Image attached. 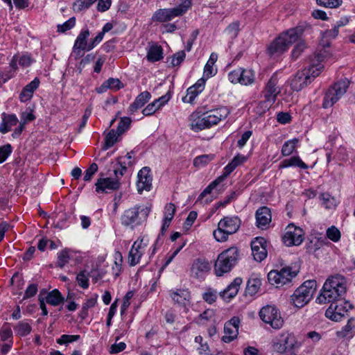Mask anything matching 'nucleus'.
<instances>
[{
    "mask_svg": "<svg viewBox=\"0 0 355 355\" xmlns=\"http://www.w3.org/2000/svg\"><path fill=\"white\" fill-rule=\"evenodd\" d=\"M239 257V251L236 247H230L223 251L215 262L214 270L217 276L230 272L236 265Z\"/></svg>",
    "mask_w": 355,
    "mask_h": 355,
    "instance_id": "3",
    "label": "nucleus"
},
{
    "mask_svg": "<svg viewBox=\"0 0 355 355\" xmlns=\"http://www.w3.org/2000/svg\"><path fill=\"white\" fill-rule=\"evenodd\" d=\"M150 209L144 206H135L126 210L121 216V223L125 226L139 224L147 218Z\"/></svg>",
    "mask_w": 355,
    "mask_h": 355,
    "instance_id": "9",
    "label": "nucleus"
},
{
    "mask_svg": "<svg viewBox=\"0 0 355 355\" xmlns=\"http://www.w3.org/2000/svg\"><path fill=\"white\" fill-rule=\"evenodd\" d=\"M211 270L209 262L204 259H196L191 266V276L198 279H203Z\"/></svg>",
    "mask_w": 355,
    "mask_h": 355,
    "instance_id": "16",
    "label": "nucleus"
},
{
    "mask_svg": "<svg viewBox=\"0 0 355 355\" xmlns=\"http://www.w3.org/2000/svg\"><path fill=\"white\" fill-rule=\"evenodd\" d=\"M241 68L230 72L228 75L229 80L233 83L241 84Z\"/></svg>",
    "mask_w": 355,
    "mask_h": 355,
    "instance_id": "61",
    "label": "nucleus"
},
{
    "mask_svg": "<svg viewBox=\"0 0 355 355\" xmlns=\"http://www.w3.org/2000/svg\"><path fill=\"white\" fill-rule=\"evenodd\" d=\"M217 58L218 55L216 53H212L210 55L209 59L204 68V76L206 77V78L213 76L216 73V69L214 68V65L216 63Z\"/></svg>",
    "mask_w": 355,
    "mask_h": 355,
    "instance_id": "36",
    "label": "nucleus"
},
{
    "mask_svg": "<svg viewBox=\"0 0 355 355\" xmlns=\"http://www.w3.org/2000/svg\"><path fill=\"white\" fill-rule=\"evenodd\" d=\"M14 329L16 334L19 336H25L30 334L31 331V325L25 322H19L15 327Z\"/></svg>",
    "mask_w": 355,
    "mask_h": 355,
    "instance_id": "40",
    "label": "nucleus"
},
{
    "mask_svg": "<svg viewBox=\"0 0 355 355\" xmlns=\"http://www.w3.org/2000/svg\"><path fill=\"white\" fill-rule=\"evenodd\" d=\"M130 122L131 120L128 117H123L121 119L116 129L118 135H121L128 128Z\"/></svg>",
    "mask_w": 355,
    "mask_h": 355,
    "instance_id": "49",
    "label": "nucleus"
},
{
    "mask_svg": "<svg viewBox=\"0 0 355 355\" xmlns=\"http://www.w3.org/2000/svg\"><path fill=\"white\" fill-rule=\"evenodd\" d=\"M18 123V119L15 114H3L2 123L0 124V132L5 134L9 132L12 126Z\"/></svg>",
    "mask_w": 355,
    "mask_h": 355,
    "instance_id": "28",
    "label": "nucleus"
},
{
    "mask_svg": "<svg viewBox=\"0 0 355 355\" xmlns=\"http://www.w3.org/2000/svg\"><path fill=\"white\" fill-rule=\"evenodd\" d=\"M71 259V250L64 249L60 251L58 255L56 266L62 268Z\"/></svg>",
    "mask_w": 355,
    "mask_h": 355,
    "instance_id": "37",
    "label": "nucleus"
},
{
    "mask_svg": "<svg viewBox=\"0 0 355 355\" xmlns=\"http://www.w3.org/2000/svg\"><path fill=\"white\" fill-rule=\"evenodd\" d=\"M143 241V239H140L139 241H136L129 252L128 263L132 266H134L139 263L143 254V252L141 251V249L142 248Z\"/></svg>",
    "mask_w": 355,
    "mask_h": 355,
    "instance_id": "25",
    "label": "nucleus"
},
{
    "mask_svg": "<svg viewBox=\"0 0 355 355\" xmlns=\"http://www.w3.org/2000/svg\"><path fill=\"white\" fill-rule=\"evenodd\" d=\"M45 300L49 304L54 306H58L64 301V298L58 289H54L53 291L48 293Z\"/></svg>",
    "mask_w": 355,
    "mask_h": 355,
    "instance_id": "35",
    "label": "nucleus"
},
{
    "mask_svg": "<svg viewBox=\"0 0 355 355\" xmlns=\"http://www.w3.org/2000/svg\"><path fill=\"white\" fill-rule=\"evenodd\" d=\"M175 206L173 203H168L165 207L164 218L172 220L175 213Z\"/></svg>",
    "mask_w": 355,
    "mask_h": 355,
    "instance_id": "60",
    "label": "nucleus"
},
{
    "mask_svg": "<svg viewBox=\"0 0 355 355\" xmlns=\"http://www.w3.org/2000/svg\"><path fill=\"white\" fill-rule=\"evenodd\" d=\"M158 101H155L153 103L148 104L142 111V113L145 116H150L155 113L157 110L160 107V105H157Z\"/></svg>",
    "mask_w": 355,
    "mask_h": 355,
    "instance_id": "53",
    "label": "nucleus"
},
{
    "mask_svg": "<svg viewBox=\"0 0 355 355\" xmlns=\"http://www.w3.org/2000/svg\"><path fill=\"white\" fill-rule=\"evenodd\" d=\"M37 292V286L35 284H31L26 288L24 299H28L33 297Z\"/></svg>",
    "mask_w": 355,
    "mask_h": 355,
    "instance_id": "63",
    "label": "nucleus"
},
{
    "mask_svg": "<svg viewBox=\"0 0 355 355\" xmlns=\"http://www.w3.org/2000/svg\"><path fill=\"white\" fill-rule=\"evenodd\" d=\"M277 76L273 75L265 87L263 91L265 101L262 102V104L266 108H269L275 102L277 96L281 92L280 88L277 86Z\"/></svg>",
    "mask_w": 355,
    "mask_h": 355,
    "instance_id": "14",
    "label": "nucleus"
},
{
    "mask_svg": "<svg viewBox=\"0 0 355 355\" xmlns=\"http://www.w3.org/2000/svg\"><path fill=\"white\" fill-rule=\"evenodd\" d=\"M306 47L307 46L304 41H300L292 51V58L295 60L297 59Z\"/></svg>",
    "mask_w": 355,
    "mask_h": 355,
    "instance_id": "47",
    "label": "nucleus"
},
{
    "mask_svg": "<svg viewBox=\"0 0 355 355\" xmlns=\"http://www.w3.org/2000/svg\"><path fill=\"white\" fill-rule=\"evenodd\" d=\"M242 284V279L237 277L223 291L220 293V295L224 300H230L236 296Z\"/></svg>",
    "mask_w": 355,
    "mask_h": 355,
    "instance_id": "26",
    "label": "nucleus"
},
{
    "mask_svg": "<svg viewBox=\"0 0 355 355\" xmlns=\"http://www.w3.org/2000/svg\"><path fill=\"white\" fill-rule=\"evenodd\" d=\"M241 224V220L238 216H225L218 222V228L214 231L213 235L217 241H226L230 235L239 230Z\"/></svg>",
    "mask_w": 355,
    "mask_h": 355,
    "instance_id": "4",
    "label": "nucleus"
},
{
    "mask_svg": "<svg viewBox=\"0 0 355 355\" xmlns=\"http://www.w3.org/2000/svg\"><path fill=\"white\" fill-rule=\"evenodd\" d=\"M118 136L117 130L116 132L113 130H111L105 137V148L107 149L112 147L116 141Z\"/></svg>",
    "mask_w": 355,
    "mask_h": 355,
    "instance_id": "46",
    "label": "nucleus"
},
{
    "mask_svg": "<svg viewBox=\"0 0 355 355\" xmlns=\"http://www.w3.org/2000/svg\"><path fill=\"white\" fill-rule=\"evenodd\" d=\"M163 51L161 46L156 44H152L147 53V59L148 61L154 62L163 58Z\"/></svg>",
    "mask_w": 355,
    "mask_h": 355,
    "instance_id": "32",
    "label": "nucleus"
},
{
    "mask_svg": "<svg viewBox=\"0 0 355 355\" xmlns=\"http://www.w3.org/2000/svg\"><path fill=\"white\" fill-rule=\"evenodd\" d=\"M150 173V170L148 167H144L139 171L137 187L139 193H141L144 190H150L152 187V177Z\"/></svg>",
    "mask_w": 355,
    "mask_h": 355,
    "instance_id": "20",
    "label": "nucleus"
},
{
    "mask_svg": "<svg viewBox=\"0 0 355 355\" xmlns=\"http://www.w3.org/2000/svg\"><path fill=\"white\" fill-rule=\"evenodd\" d=\"M241 85H247L253 83L254 75L252 71L241 68Z\"/></svg>",
    "mask_w": 355,
    "mask_h": 355,
    "instance_id": "41",
    "label": "nucleus"
},
{
    "mask_svg": "<svg viewBox=\"0 0 355 355\" xmlns=\"http://www.w3.org/2000/svg\"><path fill=\"white\" fill-rule=\"evenodd\" d=\"M267 242L263 237H257L251 242L252 256L257 261L261 262L267 256Z\"/></svg>",
    "mask_w": 355,
    "mask_h": 355,
    "instance_id": "17",
    "label": "nucleus"
},
{
    "mask_svg": "<svg viewBox=\"0 0 355 355\" xmlns=\"http://www.w3.org/2000/svg\"><path fill=\"white\" fill-rule=\"evenodd\" d=\"M150 94L147 92H143L138 95L135 101L130 105L129 111L132 114L139 108L142 107L150 98Z\"/></svg>",
    "mask_w": 355,
    "mask_h": 355,
    "instance_id": "29",
    "label": "nucleus"
},
{
    "mask_svg": "<svg viewBox=\"0 0 355 355\" xmlns=\"http://www.w3.org/2000/svg\"><path fill=\"white\" fill-rule=\"evenodd\" d=\"M239 324L240 319L237 317H233L225 324V335L222 338L223 341L225 343H230L236 338L239 334Z\"/></svg>",
    "mask_w": 355,
    "mask_h": 355,
    "instance_id": "18",
    "label": "nucleus"
},
{
    "mask_svg": "<svg viewBox=\"0 0 355 355\" xmlns=\"http://www.w3.org/2000/svg\"><path fill=\"white\" fill-rule=\"evenodd\" d=\"M261 320L275 329H279L284 325V320L279 310L275 306L266 305L259 312Z\"/></svg>",
    "mask_w": 355,
    "mask_h": 355,
    "instance_id": "8",
    "label": "nucleus"
},
{
    "mask_svg": "<svg viewBox=\"0 0 355 355\" xmlns=\"http://www.w3.org/2000/svg\"><path fill=\"white\" fill-rule=\"evenodd\" d=\"M310 28L309 24L303 23L282 32L270 44L267 49L268 53L270 55H279L284 53L291 44L297 41L304 31Z\"/></svg>",
    "mask_w": 355,
    "mask_h": 355,
    "instance_id": "1",
    "label": "nucleus"
},
{
    "mask_svg": "<svg viewBox=\"0 0 355 355\" xmlns=\"http://www.w3.org/2000/svg\"><path fill=\"white\" fill-rule=\"evenodd\" d=\"M89 35V31L88 30L82 31L80 34L78 35L73 47V51L77 55L82 56V52L83 51H90L91 49H88L89 44L87 42V39Z\"/></svg>",
    "mask_w": 355,
    "mask_h": 355,
    "instance_id": "23",
    "label": "nucleus"
},
{
    "mask_svg": "<svg viewBox=\"0 0 355 355\" xmlns=\"http://www.w3.org/2000/svg\"><path fill=\"white\" fill-rule=\"evenodd\" d=\"M205 79H199L196 84L189 87L187 95L183 97L182 101L185 103H193L196 97L203 91L205 88Z\"/></svg>",
    "mask_w": 355,
    "mask_h": 355,
    "instance_id": "24",
    "label": "nucleus"
},
{
    "mask_svg": "<svg viewBox=\"0 0 355 355\" xmlns=\"http://www.w3.org/2000/svg\"><path fill=\"white\" fill-rule=\"evenodd\" d=\"M297 274V271L293 270L291 267L282 268L280 270H271L268 274V279L272 285L277 287L282 286L291 282V279Z\"/></svg>",
    "mask_w": 355,
    "mask_h": 355,
    "instance_id": "11",
    "label": "nucleus"
},
{
    "mask_svg": "<svg viewBox=\"0 0 355 355\" xmlns=\"http://www.w3.org/2000/svg\"><path fill=\"white\" fill-rule=\"evenodd\" d=\"M304 239V232L300 227L290 223L285 229L282 241L286 246H298L301 245Z\"/></svg>",
    "mask_w": 355,
    "mask_h": 355,
    "instance_id": "12",
    "label": "nucleus"
},
{
    "mask_svg": "<svg viewBox=\"0 0 355 355\" xmlns=\"http://www.w3.org/2000/svg\"><path fill=\"white\" fill-rule=\"evenodd\" d=\"M330 302L329 307L325 311L326 317L333 321H340L347 314V306H349V304L344 302L343 297Z\"/></svg>",
    "mask_w": 355,
    "mask_h": 355,
    "instance_id": "13",
    "label": "nucleus"
},
{
    "mask_svg": "<svg viewBox=\"0 0 355 355\" xmlns=\"http://www.w3.org/2000/svg\"><path fill=\"white\" fill-rule=\"evenodd\" d=\"M90 6L88 0H76L73 3V8L76 11H81L85 10Z\"/></svg>",
    "mask_w": 355,
    "mask_h": 355,
    "instance_id": "59",
    "label": "nucleus"
},
{
    "mask_svg": "<svg viewBox=\"0 0 355 355\" xmlns=\"http://www.w3.org/2000/svg\"><path fill=\"white\" fill-rule=\"evenodd\" d=\"M342 0H316V3L318 6L336 8L342 4Z\"/></svg>",
    "mask_w": 355,
    "mask_h": 355,
    "instance_id": "44",
    "label": "nucleus"
},
{
    "mask_svg": "<svg viewBox=\"0 0 355 355\" xmlns=\"http://www.w3.org/2000/svg\"><path fill=\"white\" fill-rule=\"evenodd\" d=\"M112 4V0H98L97 10L100 12L107 10Z\"/></svg>",
    "mask_w": 355,
    "mask_h": 355,
    "instance_id": "64",
    "label": "nucleus"
},
{
    "mask_svg": "<svg viewBox=\"0 0 355 355\" xmlns=\"http://www.w3.org/2000/svg\"><path fill=\"white\" fill-rule=\"evenodd\" d=\"M261 285V282L259 279H258V278L250 279L247 284L246 292L249 295H253L259 291Z\"/></svg>",
    "mask_w": 355,
    "mask_h": 355,
    "instance_id": "38",
    "label": "nucleus"
},
{
    "mask_svg": "<svg viewBox=\"0 0 355 355\" xmlns=\"http://www.w3.org/2000/svg\"><path fill=\"white\" fill-rule=\"evenodd\" d=\"M80 336L79 335H66L64 334L61 336V337L58 339L57 343L58 344H67L69 343H72L74 341H77L80 339Z\"/></svg>",
    "mask_w": 355,
    "mask_h": 355,
    "instance_id": "52",
    "label": "nucleus"
},
{
    "mask_svg": "<svg viewBox=\"0 0 355 355\" xmlns=\"http://www.w3.org/2000/svg\"><path fill=\"white\" fill-rule=\"evenodd\" d=\"M106 84L108 86V89L115 91L123 87V84L118 78H110L106 80Z\"/></svg>",
    "mask_w": 355,
    "mask_h": 355,
    "instance_id": "54",
    "label": "nucleus"
},
{
    "mask_svg": "<svg viewBox=\"0 0 355 355\" xmlns=\"http://www.w3.org/2000/svg\"><path fill=\"white\" fill-rule=\"evenodd\" d=\"M40 80L35 78L29 84L22 89L19 94V99L21 102H26L29 101L35 92V90L39 87Z\"/></svg>",
    "mask_w": 355,
    "mask_h": 355,
    "instance_id": "27",
    "label": "nucleus"
},
{
    "mask_svg": "<svg viewBox=\"0 0 355 355\" xmlns=\"http://www.w3.org/2000/svg\"><path fill=\"white\" fill-rule=\"evenodd\" d=\"M12 153L10 144H6L0 147V164L3 163Z\"/></svg>",
    "mask_w": 355,
    "mask_h": 355,
    "instance_id": "50",
    "label": "nucleus"
},
{
    "mask_svg": "<svg viewBox=\"0 0 355 355\" xmlns=\"http://www.w3.org/2000/svg\"><path fill=\"white\" fill-rule=\"evenodd\" d=\"M346 279L340 275L329 277L323 285L321 294L317 297L319 304H326L342 298L346 293Z\"/></svg>",
    "mask_w": 355,
    "mask_h": 355,
    "instance_id": "2",
    "label": "nucleus"
},
{
    "mask_svg": "<svg viewBox=\"0 0 355 355\" xmlns=\"http://www.w3.org/2000/svg\"><path fill=\"white\" fill-rule=\"evenodd\" d=\"M191 6V0H184L181 4L175 8L158 9L153 14L152 20L157 22L169 21L176 17L183 15Z\"/></svg>",
    "mask_w": 355,
    "mask_h": 355,
    "instance_id": "7",
    "label": "nucleus"
},
{
    "mask_svg": "<svg viewBox=\"0 0 355 355\" xmlns=\"http://www.w3.org/2000/svg\"><path fill=\"white\" fill-rule=\"evenodd\" d=\"M289 166H297L303 169L308 168V166L297 156H293L289 159L283 160L279 165V168Z\"/></svg>",
    "mask_w": 355,
    "mask_h": 355,
    "instance_id": "34",
    "label": "nucleus"
},
{
    "mask_svg": "<svg viewBox=\"0 0 355 355\" xmlns=\"http://www.w3.org/2000/svg\"><path fill=\"white\" fill-rule=\"evenodd\" d=\"M315 288V281L308 280L304 282L291 296V303L297 308L303 307L311 300Z\"/></svg>",
    "mask_w": 355,
    "mask_h": 355,
    "instance_id": "6",
    "label": "nucleus"
},
{
    "mask_svg": "<svg viewBox=\"0 0 355 355\" xmlns=\"http://www.w3.org/2000/svg\"><path fill=\"white\" fill-rule=\"evenodd\" d=\"M214 155H202L193 159V165L196 167H202L210 162L214 159Z\"/></svg>",
    "mask_w": 355,
    "mask_h": 355,
    "instance_id": "43",
    "label": "nucleus"
},
{
    "mask_svg": "<svg viewBox=\"0 0 355 355\" xmlns=\"http://www.w3.org/2000/svg\"><path fill=\"white\" fill-rule=\"evenodd\" d=\"M257 225L263 230L267 229L271 222V214L269 208L262 207L256 212Z\"/></svg>",
    "mask_w": 355,
    "mask_h": 355,
    "instance_id": "22",
    "label": "nucleus"
},
{
    "mask_svg": "<svg viewBox=\"0 0 355 355\" xmlns=\"http://www.w3.org/2000/svg\"><path fill=\"white\" fill-rule=\"evenodd\" d=\"M295 344V336L288 332H284L276 338L273 344V349L279 353L290 352Z\"/></svg>",
    "mask_w": 355,
    "mask_h": 355,
    "instance_id": "15",
    "label": "nucleus"
},
{
    "mask_svg": "<svg viewBox=\"0 0 355 355\" xmlns=\"http://www.w3.org/2000/svg\"><path fill=\"white\" fill-rule=\"evenodd\" d=\"M228 114L229 110L226 107H220L207 112L205 118L208 128L218 124L223 119H225Z\"/></svg>",
    "mask_w": 355,
    "mask_h": 355,
    "instance_id": "21",
    "label": "nucleus"
},
{
    "mask_svg": "<svg viewBox=\"0 0 355 355\" xmlns=\"http://www.w3.org/2000/svg\"><path fill=\"white\" fill-rule=\"evenodd\" d=\"M121 159H122L121 157L118 159V163L120 165L121 168L120 169H118V168L114 169V175L116 178H120L123 175L124 173L127 170V168L128 166H132L134 164L133 161H128L126 162L125 161H122Z\"/></svg>",
    "mask_w": 355,
    "mask_h": 355,
    "instance_id": "42",
    "label": "nucleus"
},
{
    "mask_svg": "<svg viewBox=\"0 0 355 355\" xmlns=\"http://www.w3.org/2000/svg\"><path fill=\"white\" fill-rule=\"evenodd\" d=\"M98 171V165L95 163H93L90 165V166L86 170L84 175V180L86 182H89L92 180V176L96 173Z\"/></svg>",
    "mask_w": 355,
    "mask_h": 355,
    "instance_id": "56",
    "label": "nucleus"
},
{
    "mask_svg": "<svg viewBox=\"0 0 355 355\" xmlns=\"http://www.w3.org/2000/svg\"><path fill=\"white\" fill-rule=\"evenodd\" d=\"M239 31V23L238 21L230 24L226 29L227 34L230 35L232 38H235L237 36Z\"/></svg>",
    "mask_w": 355,
    "mask_h": 355,
    "instance_id": "57",
    "label": "nucleus"
},
{
    "mask_svg": "<svg viewBox=\"0 0 355 355\" xmlns=\"http://www.w3.org/2000/svg\"><path fill=\"white\" fill-rule=\"evenodd\" d=\"M173 300L181 305H185L190 299V293L187 289H178L171 294Z\"/></svg>",
    "mask_w": 355,
    "mask_h": 355,
    "instance_id": "31",
    "label": "nucleus"
},
{
    "mask_svg": "<svg viewBox=\"0 0 355 355\" xmlns=\"http://www.w3.org/2000/svg\"><path fill=\"white\" fill-rule=\"evenodd\" d=\"M120 178L115 176L114 179L110 178H99L96 183V191L98 193H108L114 191L120 187Z\"/></svg>",
    "mask_w": 355,
    "mask_h": 355,
    "instance_id": "19",
    "label": "nucleus"
},
{
    "mask_svg": "<svg viewBox=\"0 0 355 355\" xmlns=\"http://www.w3.org/2000/svg\"><path fill=\"white\" fill-rule=\"evenodd\" d=\"M245 156L237 155L224 168L223 176L229 175L238 166L242 164L246 161Z\"/></svg>",
    "mask_w": 355,
    "mask_h": 355,
    "instance_id": "33",
    "label": "nucleus"
},
{
    "mask_svg": "<svg viewBox=\"0 0 355 355\" xmlns=\"http://www.w3.org/2000/svg\"><path fill=\"white\" fill-rule=\"evenodd\" d=\"M88 275L89 274H86V271L84 270L80 272L76 277L79 286L83 288H87L89 286Z\"/></svg>",
    "mask_w": 355,
    "mask_h": 355,
    "instance_id": "55",
    "label": "nucleus"
},
{
    "mask_svg": "<svg viewBox=\"0 0 355 355\" xmlns=\"http://www.w3.org/2000/svg\"><path fill=\"white\" fill-rule=\"evenodd\" d=\"M320 45L322 46V49L320 51L319 53H317L314 55V59L311 60V62L312 63L313 61L315 64H320V66H322L320 62L329 58L331 53L328 49L329 46V42L328 41H324V40H322Z\"/></svg>",
    "mask_w": 355,
    "mask_h": 355,
    "instance_id": "30",
    "label": "nucleus"
},
{
    "mask_svg": "<svg viewBox=\"0 0 355 355\" xmlns=\"http://www.w3.org/2000/svg\"><path fill=\"white\" fill-rule=\"evenodd\" d=\"M298 143L297 139L287 141L284 144L282 148V153L284 156H288L291 155L296 148Z\"/></svg>",
    "mask_w": 355,
    "mask_h": 355,
    "instance_id": "39",
    "label": "nucleus"
},
{
    "mask_svg": "<svg viewBox=\"0 0 355 355\" xmlns=\"http://www.w3.org/2000/svg\"><path fill=\"white\" fill-rule=\"evenodd\" d=\"M185 53L183 51H179L171 58V65L175 67L179 65L185 58Z\"/></svg>",
    "mask_w": 355,
    "mask_h": 355,
    "instance_id": "58",
    "label": "nucleus"
},
{
    "mask_svg": "<svg viewBox=\"0 0 355 355\" xmlns=\"http://www.w3.org/2000/svg\"><path fill=\"white\" fill-rule=\"evenodd\" d=\"M76 24V18L74 17H71L69 20L65 21L62 24L58 25V32L64 33L68 30L71 29Z\"/></svg>",
    "mask_w": 355,
    "mask_h": 355,
    "instance_id": "48",
    "label": "nucleus"
},
{
    "mask_svg": "<svg viewBox=\"0 0 355 355\" xmlns=\"http://www.w3.org/2000/svg\"><path fill=\"white\" fill-rule=\"evenodd\" d=\"M349 81L343 80L337 82L327 92L323 101L324 108L331 107L343 96L349 87Z\"/></svg>",
    "mask_w": 355,
    "mask_h": 355,
    "instance_id": "10",
    "label": "nucleus"
},
{
    "mask_svg": "<svg viewBox=\"0 0 355 355\" xmlns=\"http://www.w3.org/2000/svg\"><path fill=\"white\" fill-rule=\"evenodd\" d=\"M323 66L315 64L313 61L309 68H305L302 71H298L292 79L291 86L292 89L300 91L304 87L307 86L312 80L319 76Z\"/></svg>",
    "mask_w": 355,
    "mask_h": 355,
    "instance_id": "5",
    "label": "nucleus"
},
{
    "mask_svg": "<svg viewBox=\"0 0 355 355\" xmlns=\"http://www.w3.org/2000/svg\"><path fill=\"white\" fill-rule=\"evenodd\" d=\"M191 129L196 132L199 130L208 128L207 123L205 121V116L202 118L198 117L197 119L194 120L191 124Z\"/></svg>",
    "mask_w": 355,
    "mask_h": 355,
    "instance_id": "45",
    "label": "nucleus"
},
{
    "mask_svg": "<svg viewBox=\"0 0 355 355\" xmlns=\"http://www.w3.org/2000/svg\"><path fill=\"white\" fill-rule=\"evenodd\" d=\"M220 182V178L215 180L212 182L208 187H207L204 191L199 196V199H202L207 194H209L211 192V191L217 186V184Z\"/></svg>",
    "mask_w": 355,
    "mask_h": 355,
    "instance_id": "62",
    "label": "nucleus"
},
{
    "mask_svg": "<svg viewBox=\"0 0 355 355\" xmlns=\"http://www.w3.org/2000/svg\"><path fill=\"white\" fill-rule=\"evenodd\" d=\"M327 236L331 241L336 242L340 238V232L338 228H336L334 226H332L327 229Z\"/></svg>",
    "mask_w": 355,
    "mask_h": 355,
    "instance_id": "51",
    "label": "nucleus"
}]
</instances>
